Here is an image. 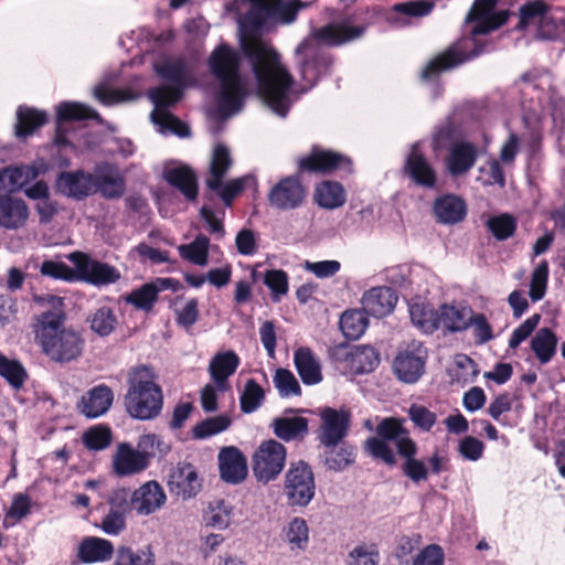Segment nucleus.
<instances>
[{
	"label": "nucleus",
	"instance_id": "obj_1",
	"mask_svg": "<svg viewBox=\"0 0 565 565\" xmlns=\"http://www.w3.org/2000/svg\"><path fill=\"white\" fill-rule=\"evenodd\" d=\"M228 11L237 15L244 35L239 42L241 52L252 67L259 95L276 115L286 117L295 79L273 46L258 38L270 26L268 0H233Z\"/></svg>",
	"mask_w": 565,
	"mask_h": 565
},
{
	"label": "nucleus",
	"instance_id": "obj_2",
	"mask_svg": "<svg viewBox=\"0 0 565 565\" xmlns=\"http://www.w3.org/2000/svg\"><path fill=\"white\" fill-rule=\"evenodd\" d=\"M497 6L498 0H475L465 19L467 24H472L470 36L459 39L430 60L423 68L420 78L426 82L433 81L443 72L454 70L482 54L486 44L476 36L498 30L511 15L509 10L497 11Z\"/></svg>",
	"mask_w": 565,
	"mask_h": 565
},
{
	"label": "nucleus",
	"instance_id": "obj_3",
	"mask_svg": "<svg viewBox=\"0 0 565 565\" xmlns=\"http://www.w3.org/2000/svg\"><path fill=\"white\" fill-rule=\"evenodd\" d=\"M302 173L337 174L343 179L354 173V162L344 153L315 145L307 156L298 159L297 172L280 179L270 189L268 203L281 211L300 207L307 196V189L300 179Z\"/></svg>",
	"mask_w": 565,
	"mask_h": 565
},
{
	"label": "nucleus",
	"instance_id": "obj_4",
	"mask_svg": "<svg viewBox=\"0 0 565 565\" xmlns=\"http://www.w3.org/2000/svg\"><path fill=\"white\" fill-rule=\"evenodd\" d=\"M351 18L328 23L311 30L296 47L297 63L307 89L312 88L318 81L328 75L333 64L332 54L324 47H337L361 38L366 25H353Z\"/></svg>",
	"mask_w": 565,
	"mask_h": 565
},
{
	"label": "nucleus",
	"instance_id": "obj_5",
	"mask_svg": "<svg viewBox=\"0 0 565 565\" xmlns=\"http://www.w3.org/2000/svg\"><path fill=\"white\" fill-rule=\"evenodd\" d=\"M405 419L385 417L376 426V436L364 443L365 451L388 467L397 463L396 454L404 459L401 470L414 483L426 481L429 469L424 460L417 458L418 446L405 427Z\"/></svg>",
	"mask_w": 565,
	"mask_h": 565
},
{
	"label": "nucleus",
	"instance_id": "obj_6",
	"mask_svg": "<svg viewBox=\"0 0 565 565\" xmlns=\"http://www.w3.org/2000/svg\"><path fill=\"white\" fill-rule=\"evenodd\" d=\"M50 303L49 309L34 317V339L51 361L70 363L83 354L85 340L81 332L65 327L66 315L62 299L52 296Z\"/></svg>",
	"mask_w": 565,
	"mask_h": 565
},
{
	"label": "nucleus",
	"instance_id": "obj_7",
	"mask_svg": "<svg viewBox=\"0 0 565 565\" xmlns=\"http://www.w3.org/2000/svg\"><path fill=\"white\" fill-rule=\"evenodd\" d=\"M211 74L218 82L217 110L223 116L238 113L244 105L246 88L241 77V54L227 43L218 44L207 60Z\"/></svg>",
	"mask_w": 565,
	"mask_h": 565
},
{
	"label": "nucleus",
	"instance_id": "obj_8",
	"mask_svg": "<svg viewBox=\"0 0 565 565\" xmlns=\"http://www.w3.org/2000/svg\"><path fill=\"white\" fill-rule=\"evenodd\" d=\"M124 407L131 418L138 420H152L161 414L163 393L151 367L138 365L129 370Z\"/></svg>",
	"mask_w": 565,
	"mask_h": 565
},
{
	"label": "nucleus",
	"instance_id": "obj_9",
	"mask_svg": "<svg viewBox=\"0 0 565 565\" xmlns=\"http://www.w3.org/2000/svg\"><path fill=\"white\" fill-rule=\"evenodd\" d=\"M286 458L287 449L281 443L275 439L263 441L252 458L254 477L264 484L276 480L286 465Z\"/></svg>",
	"mask_w": 565,
	"mask_h": 565
},
{
	"label": "nucleus",
	"instance_id": "obj_10",
	"mask_svg": "<svg viewBox=\"0 0 565 565\" xmlns=\"http://www.w3.org/2000/svg\"><path fill=\"white\" fill-rule=\"evenodd\" d=\"M285 494L290 505L307 507L316 493L315 476L303 460L291 462L285 475Z\"/></svg>",
	"mask_w": 565,
	"mask_h": 565
},
{
	"label": "nucleus",
	"instance_id": "obj_11",
	"mask_svg": "<svg viewBox=\"0 0 565 565\" xmlns=\"http://www.w3.org/2000/svg\"><path fill=\"white\" fill-rule=\"evenodd\" d=\"M148 96L154 105L152 119L156 124L168 125L172 132L181 138L189 137L191 129L188 124L172 115L168 109L181 99L180 89L158 86L149 89Z\"/></svg>",
	"mask_w": 565,
	"mask_h": 565
},
{
	"label": "nucleus",
	"instance_id": "obj_12",
	"mask_svg": "<svg viewBox=\"0 0 565 565\" xmlns=\"http://www.w3.org/2000/svg\"><path fill=\"white\" fill-rule=\"evenodd\" d=\"M426 360V348L420 341L412 340L397 352L393 361V371L399 381L414 384L425 373Z\"/></svg>",
	"mask_w": 565,
	"mask_h": 565
},
{
	"label": "nucleus",
	"instance_id": "obj_13",
	"mask_svg": "<svg viewBox=\"0 0 565 565\" xmlns=\"http://www.w3.org/2000/svg\"><path fill=\"white\" fill-rule=\"evenodd\" d=\"M76 270V278L94 286L115 284L120 279L119 270L107 264L92 258L82 252H73L68 255Z\"/></svg>",
	"mask_w": 565,
	"mask_h": 565
},
{
	"label": "nucleus",
	"instance_id": "obj_14",
	"mask_svg": "<svg viewBox=\"0 0 565 565\" xmlns=\"http://www.w3.org/2000/svg\"><path fill=\"white\" fill-rule=\"evenodd\" d=\"M320 427L317 438L326 448L338 447L348 436L351 426V413L326 406L319 411Z\"/></svg>",
	"mask_w": 565,
	"mask_h": 565
},
{
	"label": "nucleus",
	"instance_id": "obj_15",
	"mask_svg": "<svg viewBox=\"0 0 565 565\" xmlns=\"http://www.w3.org/2000/svg\"><path fill=\"white\" fill-rule=\"evenodd\" d=\"M402 170L404 175L412 180L417 186L429 190L436 188L437 172L425 153L420 150L418 142L411 146Z\"/></svg>",
	"mask_w": 565,
	"mask_h": 565
},
{
	"label": "nucleus",
	"instance_id": "obj_16",
	"mask_svg": "<svg viewBox=\"0 0 565 565\" xmlns=\"http://www.w3.org/2000/svg\"><path fill=\"white\" fill-rule=\"evenodd\" d=\"M168 487L172 494L182 500L195 497L202 488L196 467L188 461H179L170 470Z\"/></svg>",
	"mask_w": 565,
	"mask_h": 565
},
{
	"label": "nucleus",
	"instance_id": "obj_17",
	"mask_svg": "<svg viewBox=\"0 0 565 565\" xmlns=\"http://www.w3.org/2000/svg\"><path fill=\"white\" fill-rule=\"evenodd\" d=\"M302 412V408H286L282 416L275 417L270 423L274 435L285 443L303 441L309 434V420L302 416H289Z\"/></svg>",
	"mask_w": 565,
	"mask_h": 565
},
{
	"label": "nucleus",
	"instance_id": "obj_18",
	"mask_svg": "<svg viewBox=\"0 0 565 565\" xmlns=\"http://www.w3.org/2000/svg\"><path fill=\"white\" fill-rule=\"evenodd\" d=\"M178 284L173 278H157L131 290L122 296V299L126 303L134 306L138 310L150 312L158 301L159 292L168 289L175 290Z\"/></svg>",
	"mask_w": 565,
	"mask_h": 565
},
{
	"label": "nucleus",
	"instance_id": "obj_19",
	"mask_svg": "<svg viewBox=\"0 0 565 565\" xmlns=\"http://www.w3.org/2000/svg\"><path fill=\"white\" fill-rule=\"evenodd\" d=\"M479 158L478 146L471 141L462 140L454 145L444 158V164L448 174L452 178L467 174Z\"/></svg>",
	"mask_w": 565,
	"mask_h": 565
},
{
	"label": "nucleus",
	"instance_id": "obj_20",
	"mask_svg": "<svg viewBox=\"0 0 565 565\" xmlns=\"http://www.w3.org/2000/svg\"><path fill=\"white\" fill-rule=\"evenodd\" d=\"M95 172L84 170L61 172L56 180L58 191L72 199L83 200L96 193Z\"/></svg>",
	"mask_w": 565,
	"mask_h": 565
},
{
	"label": "nucleus",
	"instance_id": "obj_21",
	"mask_svg": "<svg viewBox=\"0 0 565 565\" xmlns=\"http://www.w3.org/2000/svg\"><path fill=\"white\" fill-rule=\"evenodd\" d=\"M218 469L221 479L230 484H238L247 477V460L244 454L235 446H227L220 450Z\"/></svg>",
	"mask_w": 565,
	"mask_h": 565
},
{
	"label": "nucleus",
	"instance_id": "obj_22",
	"mask_svg": "<svg viewBox=\"0 0 565 565\" xmlns=\"http://www.w3.org/2000/svg\"><path fill=\"white\" fill-rule=\"evenodd\" d=\"M167 497L159 482L147 481L136 489L130 497V504L140 515H149L161 509Z\"/></svg>",
	"mask_w": 565,
	"mask_h": 565
},
{
	"label": "nucleus",
	"instance_id": "obj_23",
	"mask_svg": "<svg viewBox=\"0 0 565 565\" xmlns=\"http://www.w3.org/2000/svg\"><path fill=\"white\" fill-rule=\"evenodd\" d=\"M397 299L393 288L387 286L373 287L363 294L362 309L369 316L383 318L394 310Z\"/></svg>",
	"mask_w": 565,
	"mask_h": 565
},
{
	"label": "nucleus",
	"instance_id": "obj_24",
	"mask_svg": "<svg viewBox=\"0 0 565 565\" xmlns=\"http://www.w3.org/2000/svg\"><path fill=\"white\" fill-rule=\"evenodd\" d=\"M114 402V392L106 384H98L89 388L78 403V411L86 418H97L105 415Z\"/></svg>",
	"mask_w": 565,
	"mask_h": 565
},
{
	"label": "nucleus",
	"instance_id": "obj_25",
	"mask_svg": "<svg viewBox=\"0 0 565 565\" xmlns=\"http://www.w3.org/2000/svg\"><path fill=\"white\" fill-rule=\"evenodd\" d=\"M149 466L146 456L138 452L130 444L118 446L113 457V470L118 477L132 476L143 471Z\"/></svg>",
	"mask_w": 565,
	"mask_h": 565
},
{
	"label": "nucleus",
	"instance_id": "obj_26",
	"mask_svg": "<svg viewBox=\"0 0 565 565\" xmlns=\"http://www.w3.org/2000/svg\"><path fill=\"white\" fill-rule=\"evenodd\" d=\"M94 182L96 184V193L99 192L108 200L119 199L126 191L125 179L109 163L96 166Z\"/></svg>",
	"mask_w": 565,
	"mask_h": 565
},
{
	"label": "nucleus",
	"instance_id": "obj_27",
	"mask_svg": "<svg viewBox=\"0 0 565 565\" xmlns=\"http://www.w3.org/2000/svg\"><path fill=\"white\" fill-rule=\"evenodd\" d=\"M84 119H93L98 122L102 121L100 115L87 105L71 102L61 103L56 109V121L58 127L56 129L55 143L57 146H64L67 143V139L60 127L62 122L78 121Z\"/></svg>",
	"mask_w": 565,
	"mask_h": 565
},
{
	"label": "nucleus",
	"instance_id": "obj_28",
	"mask_svg": "<svg viewBox=\"0 0 565 565\" xmlns=\"http://www.w3.org/2000/svg\"><path fill=\"white\" fill-rule=\"evenodd\" d=\"M114 553V544L98 536H85L77 546V559L82 564L108 562Z\"/></svg>",
	"mask_w": 565,
	"mask_h": 565
},
{
	"label": "nucleus",
	"instance_id": "obj_29",
	"mask_svg": "<svg viewBox=\"0 0 565 565\" xmlns=\"http://www.w3.org/2000/svg\"><path fill=\"white\" fill-rule=\"evenodd\" d=\"M29 207L19 198L0 194V226L6 230H18L26 224Z\"/></svg>",
	"mask_w": 565,
	"mask_h": 565
},
{
	"label": "nucleus",
	"instance_id": "obj_30",
	"mask_svg": "<svg viewBox=\"0 0 565 565\" xmlns=\"http://www.w3.org/2000/svg\"><path fill=\"white\" fill-rule=\"evenodd\" d=\"M239 362V358L234 351L217 353L212 358L209 373L218 391L228 390V377L236 372Z\"/></svg>",
	"mask_w": 565,
	"mask_h": 565
},
{
	"label": "nucleus",
	"instance_id": "obj_31",
	"mask_svg": "<svg viewBox=\"0 0 565 565\" xmlns=\"http://www.w3.org/2000/svg\"><path fill=\"white\" fill-rule=\"evenodd\" d=\"M462 132L454 118L447 117L435 126L430 138V147L435 153L449 151L454 145L461 142Z\"/></svg>",
	"mask_w": 565,
	"mask_h": 565
},
{
	"label": "nucleus",
	"instance_id": "obj_32",
	"mask_svg": "<svg viewBox=\"0 0 565 565\" xmlns=\"http://www.w3.org/2000/svg\"><path fill=\"white\" fill-rule=\"evenodd\" d=\"M434 213L437 222L443 224H456L465 218L467 206L465 201L459 196L445 194L435 200Z\"/></svg>",
	"mask_w": 565,
	"mask_h": 565
},
{
	"label": "nucleus",
	"instance_id": "obj_33",
	"mask_svg": "<svg viewBox=\"0 0 565 565\" xmlns=\"http://www.w3.org/2000/svg\"><path fill=\"white\" fill-rule=\"evenodd\" d=\"M166 181L178 189L186 200L195 201L198 198V177L188 166H180L164 171Z\"/></svg>",
	"mask_w": 565,
	"mask_h": 565
},
{
	"label": "nucleus",
	"instance_id": "obj_34",
	"mask_svg": "<svg viewBox=\"0 0 565 565\" xmlns=\"http://www.w3.org/2000/svg\"><path fill=\"white\" fill-rule=\"evenodd\" d=\"M558 337L547 327L536 330L530 341V348L540 364H548L557 352Z\"/></svg>",
	"mask_w": 565,
	"mask_h": 565
},
{
	"label": "nucleus",
	"instance_id": "obj_35",
	"mask_svg": "<svg viewBox=\"0 0 565 565\" xmlns=\"http://www.w3.org/2000/svg\"><path fill=\"white\" fill-rule=\"evenodd\" d=\"M232 164L233 159L230 149L224 143H217L212 152L209 175L205 180L206 186L209 189L220 188L221 181H223Z\"/></svg>",
	"mask_w": 565,
	"mask_h": 565
},
{
	"label": "nucleus",
	"instance_id": "obj_36",
	"mask_svg": "<svg viewBox=\"0 0 565 565\" xmlns=\"http://www.w3.org/2000/svg\"><path fill=\"white\" fill-rule=\"evenodd\" d=\"M294 362L296 370L306 385H315L322 381L319 361L309 348H299L295 351Z\"/></svg>",
	"mask_w": 565,
	"mask_h": 565
},
{
	"label": "nucleus",
	"instance_id": "obj_37",
	"mask_svg": "<svg viewBox=\"0 0 565 565\" xmlns=\"http://www.w3.org/2000/svg\"><path fill=\"white\" fill-rule=\"evenodd\" d=\"M435 8V3L429 0H411L396 3L392 7L394 17L392 20L399 26H406L411 19H422L429 15Z\"/></svg>",
	"mask_w": 565,
	"mask_h": 565
},
{
	"label": "nucleus",
	"instance_id": "obj_38",
	"mask_svg": "<svg viewBox=\"0 0 565 565\" xmlns=\"http://www.w3.org/2000/svg\"><path fill=\"white\" fill-rule=\"evenodd\" d=\"M471 312L467 307L444 303L438 308V329L443 327L449 332L463 331L470 327L468 315Z\"/></svg>",
	"mask_w": 565,
	"mask_h": 565
},
{
	"label": "nucleus",
	"instance_id": "obj_39",
	"mask_svg": "<svg viewBox=\"0 0 565 565\" xmlns=\"http://www.w3.org/2000/svg\"><path fill=\"white\" fill-rule=\"evenodd\" d=\"M315 201L320 207L334 210L341 207L345 203L347 193L341 183L327 180L316 185Z\"/></svg>",
	"mask_w": 565,
	"mask_h": 565
},
{
	"label": "nucleus",
	"instance_id": "obj_40",
	"mask_svg": "<svg viewBox=\"0 0 565 565\" xmlns=\"http://www.w3.org/2000/svg\"><path fill=\"white\" fill-rule=\"evenodd\" d=\"M47 121V114L28 106H19L17 109L15 136L26 138L41 128Z\"/></svg>",
	"mask_w": 565,
	"mask_h": 565
},
{
	"label": "nucleus",
	"instance_id": "obj_41",
	"mask_svg": "<svg viewBox=\"0 0 565 565\" xmlns=\"http://www.w3.org/2000/svg\"><path fill=\"white\" fill-rule=\"evenodd\" d=\"M35 177V172L29 167H7L0 170V191L10 194L21 190Z\"/></svg>",
	"mask_w": 565,
	"mask_h": 565
},
{
	"label": "nucleus",
	"instance_id": "obj_42",
	"mask_svg": "<svg viewBox=\"0 0 565 565\" xmlns=\"http://www.w3.org/2000/svg\"><path fill=\"white\" fill-rule=\"evenodd\" d=\"M86 321L89 329L102 338L110 335L118 324V319L114 309L108 306L95 309L89 313Z\"/></svg>",
	"mask_w": 565,
	"mask_h": 565
},
{
	"label": "nucleus",
	"instance_id": "obj_43",
	"mask_svg": "<svg viewBox=\"0 0 565 565\" xmlns=\"http://www.w3.org/2000/svg\"><path fill=\"white\" fill-rule=\"evenodd\" d=\"M551 7L543 0H534L524 3L519 10L518 31H524L531 25H536L550 13Z\"/></svg>",
	"mask_w": 565,
	"mask_h": 565
},
{
	"label": "nucleus",
	"instance_id": "obj_44",
	"mask_svg": "<svg viewBox=\"0 0 565 565\" xmlns=\"http://www.w3.org/2000/svg\"><path fill=\"white\" fill-rule=\"evenodd\" d=\"M0 376L14 390H20L29 375L23 364L17 359H9L0 351Z\"/></svg>",
	"mask_w": 565,
	"mask_h": 565
},
{
	"label": "nucleus",
	"instance_id": "obj_45",
	"mask_svg": "<svg viewBox=\"0 0 565 565\" xmlns=\"http://www.w3.org/2000/svg\"><path fill=\"white\" fill-rule=\"evenodd\" d=\"M114 565H156V558L149 546L134 550L121 545L116 550Z\"/></svg>",
	"mask_w": 565,
	"mask_h": 565
},
{
	"label": "nucleus",
	"instance_id": "obj_46",
	"mask_svg": "<svg viewBox=\"0 0 565 565\" xmlns=\"http://www.w3.org/2000/svg\"><path fill=\"white\" fill-rule=\"evenodd\" d=\"M156 72L164 81L175 85V87H170L171 89H180L182 93L189 76V70L184 61H166L156 67Z\"/></svg>",
	"mask_w": 565,
	"mask_h": 565
},
{
	"label": "nucleus",
	"instance_id": "obj_47",
	"mask_svg": "<svg viewBox=\"0 0 565 565\" xmlns=\"http://www.w3.org/2000/svg\"><path fill=\"white\" fill-rule=\"evenodd\" d=\"M232 419L227 415H218L205 418L192 427V438L196 440L207 439L230 428Z\"/></svg>",
	"mask_w": 565,
	"mask_h": 565
},
{
	"label": "nucleus",
	"instance_id": "obj_48",
	"mask_svg": "<svg viewBox=\"0 0 565 565\" xmlns=\"http://www.w3.org/2000/svg\"><path fill=\"white\" fill-rule=\"evenodd\" d=\"M301 2H287L285 0H268L270 26L292 23L298 15Z\"/></svg>",
	"mask_w": 565,
	"mask_h": 565
},
{
	"label": "nucleus",
	"instance_id": "obj_49",
	"mask_svg": "<svg viewBox=\"0 0 565 565\" xmlns=\"http://www.w3.org/2000/svg\"><path fill=\"white\" fill-rule=\"evenodd\" d=\"M339 324L347 339L356 340L365 332L369 321L364 311L347 310L342 313Z\"/></svg>",
	"mask_w": 565,
	"mask_h": 565
},
{
	"label": "nucleus",
	"instance_id": "obj_50",
	"mask_svg": "<svg viewBox=\"0 0 565 565\" xmlns=\"http://www.w3.org/2000/svg\"><path fill=\"white\" fill-rule=\"evenodd\" d=\"M413 324L425 333H434L438 329V309L434 310L424 303H413L409 307Z\"/></svg>",
	"mask_w": 565,
	"mask_h": 565
},
{
	"label": "nucleus",
	"instance_id": "obj_51",
	"mask_svg": "<svg viewBox=\"0 0 565 565\" xmlns=\"http://www.w3.org/2000/svg\"><path fill=\"white\" fill-rule=\"evenodd\" d=\"M379 363V353L370 345L356 347L351 353V369L356 374L370 373Z\"/></svg>",
	"mask_w": 565,
	"mask_h": 565
},
{
	"label": "nucleus",
	"instance_id": "obj_52",
	"mask_svg": "<svg viewBox=\"0 0 565 565\" xmlns=\"http://www.w3.org/2000/svg\"><path fill=\"white\" fill-rule=\"evenodd\" d=\"M210 239L205 235H198L190 244L179 246L180 256L195 265L207 264Z\"/></svg>",
	"mask_w": 565,
	"mask_h": 565
},
{
	"label": "nucleus",
	"instance_id": "obj_53",
	"mask_svg": "<svg viewBox=\"0 0 565 565\" xmlns=\"http://www.w3.org/2000/svg\"><path fill=\"white\" fill-rule=\"evenodd\" d=\"M324 465L333 471H342L354 462L355 449L348 444H340L337 448H326Z\"/></svg>",
	"mask_w": 565,
	"mask_h": 565
},
{
	"label": "nucleus",
	"instance_id": "obj_54",
	"mask_svg": "<svg viewBox=\"0 0 565 565\" xmlns=\"http://www.w3.org/2000/svg\"><path fill=\"white\" fill-rule=\"evenodd\" d=\"M264 401L265 392L263 387L254 379L247 380L239 396L241 411L244 414L254 413L262 406Z\"/></svg>",
	"mask_w": 565,
	"mask_h": 565
},
{
	"label": "nucleus",
	"instance_id": "obj_55",
	"mask_svg": "<svg viewBox=\"0 0 565 565\" xmlns=\"http://www.w3.org/2000/svg\"><path fill=\"white\" fill-rule=\"evenodd\" d=\"M291 550H306L309 543V529L302 518H294L284 530Z\"/></svg>",
	"mask_w": 565,
	"mask_h": 565
},
{
	"label": "nucleus",
	"instance_id": "obj_56",
	"mask_svg": "<svg viewBox=\"0 0 565 565\" xmlns=\"http://www.w3.org/2000/svg\"><path fill=\"white\" fill-rule=\"evenodd\" d=\"M111 438V430L108 426L96 425L83 434L82 441L88 450L100 451L110 445Z\"/></svg>",
	"mask_w": 565,
	"mask_h": 565
},
{
	"label": "nucleus",
	"instance_id": "obj_57",
	"mask_svg": "<svg viewBox=\"0 0 565 565\" xmlns=\"http://www.w3.org/2000/svg\"><path fill=\"white\" fill-rule=\"evenodd\" d=\"M273 382L279 393V396L282 398L299 396L301 394V387L298 380L288 369H277Z\"/></svg>",
	"mask_w": 565,
	"mask_h": 565
},
{
	"label": "nucleus",
	"instance_id": "obj_58",
	"mask_svg": "<svg viewBox=\"0 0 565 565\" xmlns=\"http://www.w3.org/2000/svg\"><path fill=\"white\" fill-rule=\"evenodd\" d=\"M487 227L498 241H505L514 235L516 220L508 213L491 216L487 221Z\"/></svg>",
	"mask_w": 565,
	"mask_h": 565
},
{
	"label": "nucleus",
	"instance_id": "obj_59",
	"mask_svg": "<svg viewBox=\"0 0 565 565\" xmlns=\"http://www.w3.org/2000/svg\"><path fill=\"white\" fill-rule=\"evenodd\" d=\"M380 553L375 544L361 543L350 551L347 565H379Z\"/></svg>",
	"mask_w": 565,
	"mask_h": 565
},
{
	"label": "nucleus",
	"instance_id": "obj_60",
	"mask_svg": "<svg viewBox=\"0 0 565 565\" xmlns=\"http://www.w3.org/2000/svg\"><path fill=\"white\" fill-rule=\"evenodd\" d=\"M264 284L271 291V299L275 302L280 301L282 296L288 292V275L282 269H270L265 273Z\"/></svg>",
	"mask_w": 565,
	"mask_h": 565
},
{
	"label": "nucleus",
	"instance_id": "obj_61",
	"mask_svg": "<svg viewBox=\"0 0 565 565\" xmlns=\"http://www.w3.org/2000/svg\"><path fill=\"white\" fill-rule=\"evenodd\" d=\"M250 180L252 179L246 175L243 178L233 179L227 183H223V181H221L220 188L210 190L216 192L226 206H231L233 200L243 192L246 183Z\"/></svg>",
	"mask_w": 565,
	"mask_h": 565
},
{
	"label": "nucleus",
	"instance_id": "obj_62",
	"mask_svg": "<svg viewBox=\"0 0 565 565\" xmlns=\"http://www.w3.org/2000/svg\"><path fill=\"white\" fill-rule=\"evenodd\" d=\"M42 276L73 281L76 278L75 271L65 263L56 260H44L40 266Z\"/></svg>",
	"mask_w": 565,
	"mask_h": 565
},
{
	"label": "nucleus",
	"instance_id": "obj_63",
	"mask_svg": "<svg viewBox=\"0 0 565 565\" xmlns=\"http://www.w3.org/2000/svg\"><path fill=\"white\" fill-rule=\"evenodd\" d=\"M548 278V266L546 262L540 264L531 276L530 281V297L533 301L541 300L546 290V284Z\"/></svg>",
	"mask_w": 565,
	"mask_h": 565
},
{
	"label": "nucleus",
	"instance_id": "obj_64",
	"mask_svg": "<svg viewBox=\"0 0 565 565\" xmlns=\"http://www.w3.org/2000/svg\"><path fill=\"white\" fill-rule=\"evenodd\" d=\"M408 416L414 425L423 431H429L436 424L437 416L424 405L412 404Z\"/></svg>",
	"mask_w": 565,
	"mask_h": 565
}]
</instances>
